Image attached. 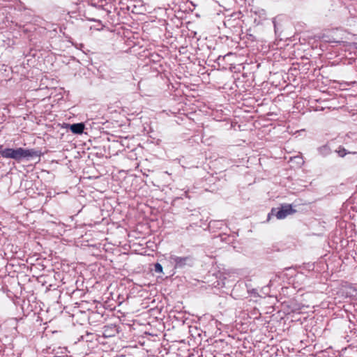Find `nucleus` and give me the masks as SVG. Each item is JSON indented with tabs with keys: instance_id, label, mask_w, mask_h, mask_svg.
Here are the masks:
<instances>
[{
	"instance_id": "20e7f679",
	"label": "nucleus",
	"mask_w": 357,
	"mask_h": 357,
	"mask_svg": "<svg viewBox=\"0 0 357 357\" xmlns=\"http://www.w3.org/2000/svg\"><path fill=\"white\" fill-rule=\"evenodd\" d=\"M84 124L82 123H73L70 126V129L74 134H82L84 130Z\"/></svg>"
},
{
	"instance_id": "423d86ee",
	"label": "nucleus",
	"mask_w": 357,
	"mask_h": 357,
	"mask_svg": "<svg viewBox=\"0 0 357 357\" xmlns=\"http://www.w3.org/2000/svg\"><path fill=\"white\" fill-rule=\"evenodd\" d=\"M335 152L338 154L340 157H344L348 153L355 154L356 152H348L344 147L340 146Z\"/></svg>"
},
{
	"instance_id": "6e6552de",
	"label": "nucleus",
	"mask_w": 357,
	"mask_h": 357,
	"mask_svg": "<svg viewBox=\"0 0 357 357\" xmlns=\"http://www.w3.org/2000/svg\"><path fill=\"white\" fill-rule=\"evenodd\" d=\"M91 21H93V22H97V20H94V19H92L91 20Z\"/></svg>"
},
{
	"instance_id": "f03ea898",
	"label": "nucleus",
	"mask_w": 357,
	"mask_h": 357,
	"mask_svg": "<svg viewBox=\"0 0 357 357\" xmlns=\"http://www.w3.org/2000/svg\"><path fill=\"white\" fill-rule=\"evenodd\" d=\"M169 260L172 263L174 264L175 268H184L185 267H192L195 264V258L191 256L178 257L176 255H171Z\"/></svg>"
},
{
	"instance_id": "f257e3e1",
	"label": "nucleus",
	"mask_w": 357,
	"mask_h": 357,
	"mask_svg": "<svg viewBox=\"0 0 357 357\" xmlns=\"http://www.w3.org/2000/svg\"><path fill=\"white\" fill-rule=\"evenodd\" d=\"M0 155L4 158L13 159L17 162L22 160H29L34 157H40V152L35 149H26L22 147L17 149L6 148L0 150Z\"/></svg>"
},
{
	"instance_id": "0eeeda50",
	"label": "nucleus",
	"mask_w": 357,
	"mask_h": 357,
	"mask_svg": "<svg viewBox=\"0 0 357 357\" xmlns=\"http://www.w3.org/2000/svg\"><path fill=\"white\" fill-rule=\"evenodd\" d=\"M155 271L156 273H162V266L160 264L156 263L155 264Z\"/></svg>"
},
{
	"instance_id": "39448f33",
	"label": "nucleus",
	"mask_w": 357,
	"mask_h": 357,
	"mask_svg": "<svg viewBox=\"0 0 357 357\" xmlns=\"http://www.w3.org/2000/svg\"><path fill=\"white\" fill-rule=\"evenodd\" d=\"M318 152L320 155L323 156H326L331 153V150L327 144H325L324 146H320L318 149Z\"/></svg>"
},
{
	"instance_id": "7ed1b4c3",
	"label": "nucleus",
	"mask_w": 357,
	"mask_h": 357,
	"mask_svg": "<svg viewBox=\"0 0 357 357\" xmlns=\"http://www.w3.org/2000/svg\"><path fill=\"white\" fill-rule=\"evenodd\" d=\"M296 212V211L292 208L291 204H286L281 205L280 208H272L271 214L275 215L278 219L281 220Z\"/></svg>"
}]
</instances>
